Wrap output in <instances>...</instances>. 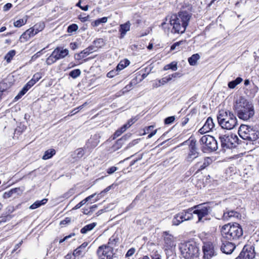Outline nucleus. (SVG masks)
<instances>
[{"mask_svg": "<svg viewBox=\"0 0 259 259\" xmlns=\"http://www.w3.org/2000/svg\"><path fill=\"white\" fill-rule=\"evenodd\" d=\"M190 151L187 158L188 161H192V160L197 157L198 153L196 150L194 143L191 144L190 146Z\"/></svg>", "mask_w": 259, "mask_h": 259, "instance_id": "nucleus-22", "label": "nucleus"}, {"mask_svg": "<svg viewBox=\"0 0 259 259\" xmlns=\"http://www.w3.org/2000/svg\"><path fill=\"white\" fill-rule=\"evenodd\" d=\"M17 192V189H12L10 191L5 192L3 194V198L4 199H8L13 196L14 194H15Z\"/></svg>", "mask_w": 259, "mask_h": 259, "instance_id": "nucleus-36", "label": "nucleus"}, {"mask_svg": "<svg viewBox=\"0 0 259 259\" xmlns=\"http://www.w3.org/2000/svg\"><path fill=\"white\" fill-rule=\"evenodd\" d=\"M88 245V243L84 242L75 250H74L73 254L74 256H79L82 255L85 251V248Z\"/></svg>", "mask_w": 259, "mask_h": 259, "instance_id": "nucleus-18", "label": "nucleus"}, {"mask_svg": "<svg viewBox=\"0 0 259 259\" xmlns=\"http://www.w3.org/2000/svg\"><path fill=\"white\" fill-rule=\"evenodd\" d=\"M118 71L116 69L115 70H112L107 73V76L108 77L112 78L116 75L118 74Z\"/></svg>", "mask_w": 259, "mask_h": 259, "instance_id": "nucleus-49", "label": "nucleus"}, {"mask_svg": "<svg viewBox=\"0 0 259 259\" xmlns=\"http://www.w3.org/2000/svg\"><path fill=\"white\" fill-rule=\"evenodd\" d=\"M81 71L79 69H76L72 70L69 73V75L73 78H75L80 75Z\"/></svg>", "mask_w": 259, "mask_h": 259, "instance_id": "nucleus-42", "label": "nucleus"}, {"mask_svg": "<svg viewBox=\"0 0 259 259\" xmlns=\"http://www.w3.org/2000/svg\"><path fill=\"white\" fill-rule=\"evenodd\" d=\"M254 257V247L251 246L245 245L236 259H253Z\"/></svg>", "mask_w": 259, "mask_h": 259, "instance_id": "nucleus-12", "label": "nucleus"}, {"mask_svg": "<svg viewBox=\"0 0 259 259\" xmlns=\"http://www.w3.org/2000/svg\"><path fill=\"white\" fill-rule=\"evenodd\" d=\"M221 233L222 237L226 240H236L242 236L243 230L238 223H228L221 227Z\"/></svg>", "mask_w": 259, "mask_h": 259, "instance_id": "nucleus-3", "label": "nucleus"}, {"mask_svg": "<svg viewBox=\"0 0 259 259\" xmlns=\"http://www.w3.org/2000/svg\"><path fill=\"white\" fill-rule=\"evenodd\" d=\"M154 127V126L153 125H150V126H149L148 127H147L145 130H144V133H143V135H146V134H147L148 133H149V131H150L151 130H152V128H153Z\"/></svg>", "mask_w": 259, "mask_h": 259, "instance_id": "nucleus-61", "label": "nucleus"}, {"mask_svg": "<svg viewBox=\"0 0 259 259\" xmlns=\"http://www.w3.org/2000/svg\"><path fill=\"white\" fill-rule=\"evenodd\" d=\"M161 84L160 83V81L159 80V79H157L154 81L153 83V86L154 88H158L160 86H161Z\"/></svg>", "mask_w": 259, "mask_h": 259, "instance_id": "nucleus-57", "label": "nucleus"}, {"mask_svg": "<svg viewBox=\"0 0 259 259\" xmlns=\"http://www.w3.org/2000/svg\"><path fill=\"white\" fill-rule=\"evenodd\" d=\"M238 134L241 138L244 140L255 141L259 137V133L250 126L242 124L238 130Z\"/></svg>", "mask_w": 259, "mask_h": 259, "instance_id": "nucleus-7", "label": "nucleus"}, {"mask_svg": "<svg viewBox=\"0 0 259 259\" xmlns=\"http://www.w3.org/2000/svg\"><path fill=\"white\" fill-rule=\"evenodd\" d=\"M45 27V24L43 23H38L34 25L32 28L34 30L38 33L39 32L42 31Z\"/></svg>", "mask_w": 259, "mask_h": 259, "instance_id": "nucleus-38", "label": "nucleus"}, {"mask_svg": "<svg viewBox=\"0 0 259 259\" xmlns=\"http://www.w3.org/2000/svg\"><path fill=\"white\" fill-rule=\"evenodd\" d=\"M212 162V160L209 157H206L204 159L202 163L201 162H198L196 164L195 166L198 167L197 172L204 169L205 167L208 166Z\"/></svg>", "mask_w": 259, "mask_h": 259, "instance_id": "nucleus-19", "label": "nucleus"}, {"mask_svg": "<svg viewBox=\"0 0 259 259\" xmlns=\"http://www.w3.org/2000/svg\"><path fill=\"white\" fill-rule=\"evenodd\" d=\"M243 79L240 77H238L235 80L231 81L228 83V87L230 89H234L236 85L240 83Z\"/></svg>", "mask_w": 259, "mask_h": 259, "instance_id": "nucleus-30", "label": "nucleus"}, {"mask_svg": "<svg viewBox=\"0 0 259 259\" xmlns=\"http://www.w3.org/2000/svg\"><path fill=\"white\" fill-rule=\"evenodd\" d=\"M217 118L219 124L223 128L231 130L237 125V118L229 111H220Z\"/></svg>", "mask_w": 259, "mask_h": 259, "instance_id": "nucleus-4", "label": "nucleus"}, {"mask_svg": "<svg viewBox=\"0 0 259 259\" xmlns=\"http://www.w3.org/2000/svg\"><path fill=\"white\" fill-rule=\"evenodd\" d=\"M82 106H80L79 107H78V108L75 109L74 110H72L71 113H70V114L69 115V116H72L74 114H75V113H76L78 111V109H81L82 108Z\"/></svg>", "mask_w": 259, "mask_h": 259, "instance_id": "nucleus-59", "label": "nucleus"}, {"mask_svg": "<svg viewBox=\"0 0 259 259\" xmlns=\"http://www.w3.org/2000/svg\"><path fill=\"white\" fill-rule=\"evenodd\" d=\"M82 106H80L79 107H78V108L75 109L74 110H72L71 113H70V114L69 115V116H72L74 114H75V113H76L78 111V109H81L82 108Z\"/></svg>", "mask_w": 259, "mask_h": 259, "instance_id": "nucleus-60", "label": "nucleus"}, {"mask_svg": "<svg viewBox=\"0 0 259 259\" xmlns=\"http://www.w3.org/2000/svg\"><path fill=\"white\" fill-rule=\"evenodd\" d=\"M113 247L101 245L97 249V253L99 259H113L114 252Z\"/></svg>", "mask_w": 259, "mask_h": 259, "instance_id": "nucleus-9", "label": "nucleus"}, {"mask_svg": "<svg viewBox=\"0 0 259 259\" xmlns=\"http://www.w3.org/2000/svg\"><path fill=\"white\" fill-rule=\"evenodd\" d=\"M199 59L200 56L198 54H194L188 59L189 63L192 66L195 65Z\"/></svg>", "mask_w": 259, "mask_h": 259, "instance_id": "nucleus-32", "label": "nucleus"}, {"mask_svg": "<svg viewBox=\"0 0 259 259\" xmlns=\"http://www.w3.org/2000/svg\"><path fill=\"white\" fill-rule=\"evenodd\" d=\"M99 142L98 137L96 136H94L90 141V143H92V146L94 147H96L98 144Z\"/></svg>", "mask_w": 259, "mask_h": 259, "instance_id": "nucleus-45", "label": "nucleus"}, {"mask_svg": "<svg viewBox=\"0 0 259 259\" xmlns=\"http://www.w3.org/2000/svg\"><path fill=\"white\" fill-rule=\"evenodd\" d=\"M219 138L221 142L222 146L227 148L231 147L234 142H235L237 139V137L233 135L230 136L226 135H222L219 137Z\"/></svg>", "mask_w": 259, "mask_h": 259, "instance_id": "nucleus-13", "label": "nucleus"}, {"mask_svg": "<svg viewBox=\"0 0 259 259\" xmlns=\"http://www.w3.org/2000/svg\"><path fill=\"white\" fill-rule=\"evenodd\" d=\"M235 246L234 244L231 242H227L222 246L221 249L222 251L226 254H230L234 250Z\"/></svg>", "mask_w": 259, "mask_h": 259, "instance_id": "nucleus-21", "label": "nucleus"}, {"mask_svg": "<svg viewBox=\"0 0 259 259\" xmlns=\"http://www.w3.org/2000/svg\"><path fill=\"white\" fill-rule=\"evenodd\" d=\"M57 60H58L55 54L53 52L51 55L46 60V63L48 65H50L55 62H56Z\"/></svg>", "mask_w": 259, "mask_h": 259, "instance_id": "nucleus-35", "label": "nucleus"}, {"mask_svg": "<svg viewBox=\"0 0 259 259\" xmlns=\"http://www.w3.org/2000/svg\"><path fill=\"white\" fill-rule=\"evenodd\" d=\"M257 91L258 88L255 85L253 84L252 85L250 86L249 89H247L246 90L245 94L248 97H253L255 96Z\"/></svg>", "mask_w": 259, "mask_h": 259, "instance_id": "nucleus-23", "label": "nucleus"}, {"mask_svg": "<svg viewBox=\"0 0 259 259\" xmlns=\"http://www.w3.org/2000/svg\"><path fill=\"white\" fill-rule=\"evenodd\" d=\"M56 154V151L54 149H49L45 152L42 158L44 160H47L52 158Z\"/></svg>", "mask_w": 259, "mask_h": 259, "instance_id": "nucleus-27", "label": "nucleus"}, {"mask_svg": "<svg viewBox=\"0 0 259 259\" xmlns=\"http://www.w3.org/2000/svg\"><path fill=\"white\" fill-rule=\"evenodd\" d=\"M76 6L77 7H79L81 9H82L83 11H87L89 9V6L88 5H84V6H81V2L79 1L76 4Z\"/></svg>", "mask_w": 259, "mask_h": 259, "instance_id": "nucleus-51", "label": "nucleus"}, {"mask_svg": "<svg viewBox=\"0 0 259 259\" xmlns=\"http://www.w3.org/2000/svg\"><path fill=\"white\" fill-rule=\"evenodd\" d=\"M116 170H117L116 167L112 166L108 169L107 172L109 174H111L114 172Z\"/></svg>", "mask_w": 259, "mask_h": 259, "instance_id": "nucleus-58", "label": "nucleus"}, {"mask_svg": "<svg viewBox=\"0 0 259 259\" xmlns=\"http://www.w3.org/2000/svg\"><path fill=\"white\" fill-rule=\"evenodd\" d=\"M107 21V17H104L95 20L93 25L94 26H98L101 23H105Z\"/></svg>", "mask_w": 259, "mask_h": 259, "instance_id": "nucleus-41", "label": "nucleus"}, {"mask_svg": "<svg viewBox=\"0 0 259 259\" xmlns=\"http://www.w3.org/2000/svg\"><path fill=\"white\" fill-rule=\"evenodd\" d=\"M233 109L237 113L238 117L246 120L252 117L254 114L253 106L246 98H236Z\"/></svg>", "mask_w": 259, "mask_h": 259, "instance_id": "nucleus-2", "label": "nucleus"}, {"mask_svg": "<svg viewBox=\"0 0 259 259\" xmlns=\"http://www.w3.org/2000/svg\"><path fill=\"white\" fill-rule=\"evenodd\" d=\"M71 222V219L70 218H66L64 220L60 222V225H66L69 224Z\"/></svg>", "mask_w": 259, "mask_h": 259, "instance_id": "nucleus-54", "label": "nucleus"}, {"mask_svg": "<svg viewBox=\"0 0 259 259\" xmlns=\"http://www.w3.org/2000/svg\"><path fill=\"white\" fill-rule=\"evenodd\" d=\"M203 251L204 257L205 259H209L215 254L214 246L211 242H206L203 246Z\"/></svg>", "mask_w": 259, "mask_h": 259, "instance_id": "nucleus-14", "label": "nucleus"}, {"mask_svg": "<svg viewBox=\"0 0 259 259\" xmlns=\"http://www.w3.org/2000/svg\"><path fill=\"white\" fill-rule=\"evenodd\" d=\"M74 236V234L73 233V234H71L68 236H65L62 239H60L59 240V243H61L64 242L65 241L67 240L68 239L70 238L71 237H72V236Z\"/></svg>", "mask_w": 259, "mask_h": 259, "instance_id": "nucleus-55", "label": "nucleus"}, {"mask_svg": "<svg viewBox=\"0 0 259 259\" xmlns=\"http://www.w3.org/2000/svg\"><path fill=\"white\" fill-rule=\"evenodd\" d=\"M192 213L196 214L198 222H204L210 220V214L212 211V207L208 203H201L191 208Z\"/></svg>", "mask_w": 259, "mask_h": 259, "instance_id": "nucleus-6", "label": "nucleus"}, {"mask_svg": "<svg viewBox=\"0 0 259 259\" xmlns=\"http://www.w3.org/2000/svg\"><path fill=\"white\" fill-rule=\"evenodd\" d=\"M57 59L58 60L61 59L65 57L69 54L68 50L58 47L53 51Z\"/></svg>", "mask_w": 259, "mask_h": 259, "instance_id": "nucleus-17", "label": "nucleus"}, {"mask_svg": "<svg viewBox=\"0 0 259 259\" xmlns=\"http://www.w3.org/2000/svg\"><path fill=\"white\" fill-rule=\"evenodd\" d=\"M48 201V199L44 198L41 200H37L34 202L32 205H31L29 207V208L31 209H35L40 206L45 204Z\"/></svg>", "mask_w": 259, "mask_h": 259, "instance_id": "nucleus-26", "label": "nucleus"}, {"mask_svg": "<svg viewBox=\"0 0 259 259\" xmlns=\"http://www.w3.org/2000/svg\"><path fill=\"white\" fill-rule=\"evenodd\" d=\"M122 134V133H121V131L119 130H117L115 132V133H114V138L119 137Z\"/></svg>", "mask_w": 259, "mask_h": 259, "instance_id": "nucleus-63", "label": "nucleus"}, {"mask_svg": "<svg viewBox=\"0 0 259 259\" xmlns=\"http://www.w3.org/2000/svg\"><path fill=\"white\" fill-rule=\"evenodd\" d=\"M179 248L182 256L185 259H195L199 256V248L193 241L182 242Z\"/></svg>", "mask_w": 259, "mask_h": 259, "instance_id": "nucleus-5", "label": "nucleus"}, {"mask_svg": "<svg viewBox=\"0 0 259 259\" xmlns=\"http://www.w3.org/2000/svg\"><path fill=\"white\" fill-rule=\"evenodd\" d=\"M163 241L165 250H171L176 246V238L167 232L163 233Z\"/></svg>", "mask_w": 259, "mask_h": 259, "instance_id": "nucleus-11", "label": "nucleus"}, {"mask_svg": "<svg viewBox=\"0 0 259 259\" xmlns=\"http://www.w3.org/2000/svg\"><path fill=\"white\" fill-rule=\"evenodd\" d=\"M97 226L96 223H93L88 224L83 227L81 230L80 232L82 234H86L89 231L92 230Z\"/></svg>", "mask_w": 259, "mask_h": 259, "instance_id": "nucleus-28", "label": "nucleus"}, {"mask_svg": "<svg viewBox=\"0 0 259 259\" xmlns=\"http://www.w3.org/2000/svg\"><path fill=\"white\" fill-rule=\"evenodd\" d=\"M171 75L172 78L180 77L182 76V74L179 72H176Z\"/></svg>", "mask_w": 259, "mask_h": 259, "instance_id": "nucleus-62", "label": "nucleus"}, {"mask_svg": "<svg viewBox=\"0 0 259 259\" xmlns=\"http://www.w3.org/2000/svg\"><path fill=\"white\" fill-rule=\"evenodd\" d=\"M12 7V5L11 3H7L5 5H4L3 7V10L4 11H7L10 10Z\"/></svg>", "mask_w": 259, "mask_h": 259, "instance_id": "nucleus-56", "label": "nucleus"}, {"mask_svg": "<svg viewBox=\"0 0 259 259\" xmlns=\"http://www.w3.org/2000/svg\"><path fill=\"white\" fill-rule=\"evenodd\" d=\"M183 41H179L174 43L170 47L171 50H175L177 49V48L181 44H183Z\"/></svg>", "mask_w": 259, "mask_h": 259, "instance_id": "nucleus-50", "label": "nucleus"}, {"mask_svg": "<svg viewBox=\"0 0 259 259\" xmlns=\"http://www.w3.org/2000/svg\"><path fill=\"white\" fill-rule=\"evenodd\" d=\"M191 14L186 11H180L178 15H173L169 18V24L172 27L174 33H183L188 26Z\"/></svg>", "mask_w": 259, "mask_h": 259, "instance_id": "nucleus-1", "label": "nucleus"}, {"mask_svg": "<svg viewBox=\"0 0 259 259\" xmlns=\"http://www.w3.org/2000/svg\"><path fill=\"white\" fill-rule=\"evenodd\" d=\"M36 34L37 33L34 30L32 27L30 28L21 35L20 40L21 42L26 41Z\"/></svg>", "mask_w": 259, "mask_h": 259, "instance_id": "nucleus-16", "label": "nucleus"}, {"mask_svg": "<svg viewBox=\"0 0 259 259\" xmlns=\"http://www.w3.org/2000/svg\"><path fill=\"white\" fill-rule=\"evenodd\" d=\"M77 158H80L84 155V150L82 148H78L75 151Z\"/></svg>", "mask_w": 259, "mask_h": 259, "instance_id": "nucleus-46", "label": "nucleus"}, {"mask_svg": "<svg viewBox=\"0 0 259 259\" xmlns=\"http://www.w3.org/2000/svg\"><path fill=\"white\" fill-rule=\"evenodd\" d=\"M16 52L15 50H11L9 51L5 56V59L7 60L8 63L11 62L13 57L15 55Z\"/></svg>", "mask_w": 259, "mask_h": 259, "instance_id": "nucleus-40", "label": "nucleus"}, {"mask_svg": "<svg viewBox=\"0 0 259 259\" xmlns=\"http://www.w3.org/2000/svg\"><path fill=\"white\" fill-rule=\"evenodd\" d=\"M131 23L130 22H127L124 24L120 25L119 32H120V38H122L124 37L126 32L130 30Z\"/></svg>", "mask_w": 259, "mask_h": 259, "instance_id": "nucleus-20", "label": "nucleus"}, {"mask_svg": "<svg viewBox=\"0 0 259 259\" xmlns=\"http://www.w3.org/2000/svg\"><path fill=\"white\" fill-rule=\"evenodd\" d=\"M93 52V48L92 47H89L84 50H83L81 53L80 54H83L85 56L89 55L91 53Z\"/></svg>", "mask_w": 259, "mask_h": 259, "instance_id": "nucleus-47", "label": "nucleus"}, {"mask_svg": "<svg viewBox=\"0 0 259 259\" xmlns=\"http://www.w3.org/2000/svg\"><path fill=\"white\" fill-rule=\"evenodd\" d=\"M27 22V18H23L20 19L14 22V25L16 27H20L25 25Z\"/></svg>", "mask_w": 259, "mask_h": 259, "instance_id": "nucleus-37", "label": "nucleus"}, {"mask_svg": "<svg viewBox=\"0 0 259 259\" xmlns=\"http://www.w3.org/2000/svg\"><path fill=\"white\" fill-rule=\"evenodd\" d=\"M135 252V249L133 248L130 249L126 253V257H130L132 256Z\"/></svg>", "mask_w": 259, "mask_h": 259, "instance_id": "nucleus-52", "label": "nucleus"}, {"mask_svg": "<svg viewBox=\"0 0 259 259\" xmlns=\"http://www.w3.org/2000/svg\"><path fill=\"white\" fill-rule=\"evenodd\" d=\"M130 64V61L127 59L121 61L116 67L118 71H121Z\"/></svg>", "mask_w": 259, "mask_h": 259, "instance_id": "nucleus-29", "label": "nucleus"}, {"mask_svg": "<svg viewBox=\"0 0 259 259\" xmlns=\"http://www.w3.org/2000/svg\"><path fill=\"white\" fill-rule=\"evenodd\" d=\"M136 120L137 119H136V118H132L130 119L127 123L125 124L128 128H129Z\"/></svg>", "mask_w": 259, "mask_h": 259, "instance_id": "nucleus-53", "label": "nucleus"}, {"mask_svg": "<svg viewBox=\"0 0 259 259\" xmlns=\"http://www.w3.org/2000/svg\"><path fill=\"white\" fill-rule=\"evenodd\" d=\"M157 132V130H155L153 132H151L148 136V138L150 139L154 136Z\"/></svg>", "mask_w": 259, "mask_h": 259, "instance_id": "nucleus-64", "label": "nucleus"}, {"mask_svg": "<svg viewBox=\"0 0 259 259\" xmlns=\"http://www.w3.org/2000/svg\"><path fill=\"white\" fill-rule=\"evenodd\" d=\"M238 213L233 210H228L225 211L223 214V219L225 221H228L232 217H238Z\"/></svg>", "mask_w": 259, "mask_h": 259, "instance_id": "nucleus-24", "label": "nucleus"}, {"mask_svg": "<svg viewBox=\"0 0 259 259\" xmlns=\"http://www.w3.org/2000/svg\"><path fill=\"white\" fill-rule=\"evenodd\" d=\"M200 143L203 146L208 149L216 150L218 144L214 138L210 135H204L201 137Z\"/></svg>", "mask_w": 259, "mask_h": 259, "instance_id": "nucleus-10", "label": "nucleus"}, {"mask_svg": "<svg viewBox=\"0 0 259 259\" xmlns=\"http://www.w3.org/2000/svg\"><path fill=\"white\" fill-rule=\"evenodd\" d=\"M42 77L41 73L37 72L35 73L30 80L29 81L30 83L33 85L35 84Z\"/></svg>", "mask_w": 259, "mask_h": 259, "instance_id": "nucleus-34", "label": "nucleus"}, {"mask_svg": "<svg viewBox=\"0 0 259 259\" xmlns=\"http://www.w3.org/2000/svg\"><path fill=\"white\" fill-rule=\"evenodd\" d=\"M169 69H171L172 71H176L178 69L177 62H172L170 64L164 66L163 68L164 70H167Z\"/></svg>", "mask_w": 259, "mask_h": 259, "instance_id": "nucleus-33", "label": "nucleus"}, {"mask_svg": "<svg viewBox=\"0 0 259 259\" xmlns=\"http://www.w3.org/2000/svg\"><path fill=\"white\" fill-rule=\"evenodd\" d=\"M192 219V209H188L176 214L172 220V223L173 225L178 226L182 222Z\"/></svg>", "mask_w": 259, "mask_h": 259, "instance_id": "nucleus-8", "label": "nucleus"}, {"mask_svg": "<svg viewBox=\"0 0 259 259\" xmlns=\"http://www.w3.org/2000/svg\"><path fill=\"white\" fill-rule=\"evenodd\" d=\"M113 185L112 184L109 186H108L105 189H104L103 191H102L100 192V193L99 194V195L98 196V198L95 200V202L97 201L100 199V197H101L102 196H104L106 193L109 192L111 189V188L113 187Z\"/></svg>", "mask_w": 259, "mask_h": 259, "instance_id": "nucleus-39", "label": "nucleus"}, {"mask_svg": "<svg viewBox=\"0 0 259 259\" xmlns=\"http://www.w3.org/2000/svg\"><path fill=\"white\" fill-rule=\"evenodd\" d=\"M32 86L33 85L30 83V82L28 81L16 97H19V96H23Z\"/></svg>", "mask_w": 259, "mask_h": 259, "instance_id": "nucleus-31", "label": "nucleus"}, {"mask_svg": "<svg viewBox=\"0 0 259 259\" xmlns=\"http://www.w3.org/2000/svg\"><path fill=\"white\" fill-rule=\"evenodd\" d=\"M117 242V239L114 236H112L110 239H109L108 242L107 244L104 245V246H108L110 247H113V246L116 244Z\"/></svg>", "mask_w": 259, "mask_h": 259, "instance_id": "nucleus-43", "label": "nucleus"}, {"mask_svg": "<svg viewBox=\"0 0 259 259\" xmlns=\"http://www.w3.org/2000/svg\"><path fill=\"white\" fill-rule=\"evenodd\" d=\"M78 26L75 24H72L69 25L67 28V31L69 33H72L78 29Z\"/></svg>", "mask_w": 259, "mask_h": 259, "instance_id": "nucleus-44", "label": "nucleus"}, {"mask_svg": "<svg viewBox=\"0 0 259 259\" xmlns=\"http://www.w3.org/2000/svg\"><path fill=\"white\" fill-rule=\"evenodd\" d=\"M214 126V124L212 119L211 117H208L203 127L201 128L199 131L201 134H204L210 131Z\"/></svg>", "mask_w": 259, "mask_h": 259, "instance_id": "nucleus-15", "label": "nucleus"}, {"mask_svg": "<svg viewBox=\"0 0 259 259\" xmlns=\"http://www.w3.org/2000/svg\"><path fill=\"white\" fill-rule=\"evenodd\" d=\"M96 193L93 194L91 195H90L89 196L85 198L84 199L81 201L79 203L77 204L73 208V210H76L79 208H80L82 205L85 204L88 201H90L92 198L94 197V196L96 195Z\"/></svg>", "mask_w": 259, "mask_h": 259, "instance_id": "nucleus-25", "label": "nucleus"}, {"mask_svg": "<svg viewBox=\"0 0 259 259\" xmlns=\"http://www.w3.org/2000/svg\"><path fill=\"white\" fill-rule=\"evenodd\" d=\"M175 120V117L174 116L167 117L164 120V123L166 124H169L172 123Z\"/></svg>", "mask_w": 259, "mask_h": 259, "instance_id": "nucleus-48", "label": "nucleus"}]
</instances>
